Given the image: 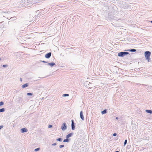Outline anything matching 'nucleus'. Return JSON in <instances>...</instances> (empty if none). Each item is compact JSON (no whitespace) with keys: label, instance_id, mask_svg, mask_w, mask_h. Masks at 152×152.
<instances>
[{"label":"nucleus","instance_id":"f8f14e48","mask_svg":"<svg viewBox=\"0 0 152 152\" xmlns=\"http://www.w3.org/2000/svg\"><path fill=\"white\" fill-rule=\"evenodd\" d=\"M127 50L128 51H130L131 52H135L136 51V50L134 49L129 50Z\"/></svg>","mask_w":152,"mask_h":152},{"label":"nucleus","instance_id":"7ed1b4c3","mask_svg":"<svg viewBox=\"0 0 152 152\" xmlns=\"http://www.w3.org/2000/svg\"><path fill=\"white\" fill-rule=\"evenodd\" d=\"M61 128L63 130H65L66 129V126L65 123L63 124V125L61 126Z\"/></svg>","mask_w":152,"mask_h":152},{"label":"nucleus","instance_id":"6ab92c4d","mask_svg":"<svg viewBox=\"0 0 152 152\" xmlns=\"http://www.w3.org/2000/svg\"><path fill=\"white\" fill-rule=\"evenodd\" d=\"M61 138H58V139H57V141H61Z\"/></svg>","mask_w":152,"mask_h":152},{"label":"nucleus","instance_id":"dca6fc26","mask_svg":"<svg viewBox=\"0 0 152 152\" xmlns=\"http://www.w3.org/2000/svg\"><path fill=\"white\" fill-rule=\"evenodd\" d=\"M69 94H64L63 95V96H69Z\"/></svg>","mask_w":152,"mask_h":152},{"label":"nucleus","instance_id":"0eeeda50","mask_svg":"<svg viewBox=\"0 0 152 152\" xmlns=\"http://www.w3.org/2000/svg\"><path fill=\"white\" fill-rule=\"evenodd\" d=\"M72 130H74L75 128V126L74 125V123L73 120L72 121Z\"/></svg>","mask_w":152,"mask_h":152},{"label":"nucleus","instance_id":"c85d7f7f","mask_svg":"<svg viewBox=\"0 0 152 152\" xmlns=\"http://www.w3.org/2000/svg\"><path fill=\"white\" fill-rule=\"evenodd\" d=\"M151 23H152V21H151Z\"/></svg>","mask_w":152,"mask_h":152},{"label":"nucleus","instance_id":"f257e3e1","mask_svg":"<svg viewBox=\"0 0 152 152\" xmlns=\"http://www.w3.org/2000/svg\"><path fill=\"white\" fill-rule=\"evenodd\" d=\"M151 53L149 51H147L145 53V56L146 58V59L148 61H149L150 60V56H151Z\"/></svg>","mask_w":152,"mask_h":152},{"label":"nucleus","instance_id":"b1692460","mask_svg":"<svg viewBox=\"0 0 152 152\" xmlns=\"http://www.w3.org/2000/svg\"><path fill=\"white\" fill-rule=\"evenodd\" d=\"M7 66V65H4L3 66L4 67H6Z\"/></svg>","mask_w":152,"mask_h":152},{"label":"nucleus","instance_id":"1a4fd4ad","mask_svg":"<svg viewBox=\"0 0 152 152\" xmlns=\"http://www.w3.org/2000/svg\"><path fill=\"white\" fill-rule=\"evenodd\" d=\"M50 66H52L54 65L55 64L54 63H50L48 64Z\"/></svg>","mask_w":152,"mask_h":152},{"label":"nucleus","instance_id":"423d86ee","mask_svg":"<svg viewBox=\"0 0 152 152\" xmlns=\"http://www.w3.org/2000/svg\"><path fill=\"white\" fill-rule=\"evenodd\" d=\"M80 115L81 118L83 120L84 119V118L83 116L82 111H81L80 112Z\"/></svg>","mask_w":152,"mask_h":152},{"label":"nucleus","instance_id":"4468645a","mask_svg":"<svg viewBox=\"0 0 152 152\" xmlns=\"http://www.w3.org/2000/svg\"><path fill=\"white\" fill-rule=\"evenodd\" d=\"M69 141V140L68 139V138H67L66 139H64V141H63V142H68Z\"/></svg>","mask_w":152,"mask_h":152},{"label":"nucleus","instance_id":"f03ea898","mask_svg":"<svg viewBox=\"0 0 152 152\" xmlns=\"http://www.w3.org/2000/svg\"><path fill=\"white\" fill-rule=\"evenodd\" d=\"M129 53L126 52H121L118 53V56L120 57H123L125 55L128 54Z\"/></svg>","mask_w":152,"mask_h":152},{"label":"nucleus","instance_id":"2eb2a0df","mask_svg":"<svg viewBox=\"0 0 152 152\" xmlns=\"http://www.w3.org/2000/svg\"><path fill=\"white\" fill-rule=\"evenodd\" d=\"M4 108H2L0 109V112H4Z\"/></svg>","mask_w":152,"mask_h":152},{"label":"nucleus","instance_id":"4be33fe9","mask_svg":"<svg viewBox=\"0 0 152 152\" xmlns=\"http://www.w3.org/2000/svg\"><path fill=\"white\" fill-rule=\"evenodd\" d=\"M64 147V145H61L59 146V147L60 148H61L63 147Z\"/></svg>","mask_w":152,"mask_h":152},{"label":"nucleus","instance_id":"a878e982","mask_svg":"<svg viewBox=\"0 0 152 152\" xmlns=\"http://www.w3.org/2000/svg\"><path fill=\"white\" fill-rule=\"evenodd\" d=\"M116 135V133H114L113 134V136H115Z\"/></svg>","mask_w":152,"mask_h":152},{"label":"nucleus","instance_id":"39448f33","mask_svg":"<svg viewBox=\"0 0 152 152\" xmlns=\"http://www.w3.org/2000/svg\"><path fill=\"white\" fill-rule=\"evenodd\" d=\"M21 132L22 133H23L24 132H27V130L25 128H23L21 129L20 130Z\"/></svg>","mask_w":152,"mask_h":152},{"label":"nucleus","instance_id":"5701e85b","mask_svg":"<svg viewBox=\"0 0 152 152\" xmlns=\"http://www.w3.org/2000/svg\"><path fill=\"white\" fill-rule=\"evenodd\" d=\"M52 127V126L51 125H49L48 126V128H51Z\"/></svg>","mask_w":152,"mask_h":152},{"label":"nucleus","instance_id":"aec40b11","mask_svg":"<svg viewBox=\"0 0 152 152\" xmlns=\"http://www.w3.org/2000/svg\"><path fill=\"white\" fill-rule=\"evenodd\" d=\"M39 148H37L35 149L34 150V151H39Z\"/></svg>","mask_w":152,"mask_h":152},{"label":"nucleus","instance_id":"9b49d317","mask_svg":"<svg viewBox=\"0 0 152 152\" xmlns=\"http://www.w3.org/2000/svg\"><path fill=\"white\" fill-rule=\"evenodd\" d=\"M146 112L147 113H152V111L150 110H146Z\"/></svg>","mask_w":152,"mask_h":152},{"label":"nucleus","instance_id":"cd10ccee","mask_svg":"<svg viewBox=\"0 0 152 152\" xmlns=\"http://www.w3.org/2000/svg\"><path fill=\"white\" fill-rule=\"evenodd\" d=\"M115 152H119V151H116Z\"/></svg>","mask_w":152,"mask_h":152},{"label":"nucleus","instance_id":"20e7f679","mask_svg":"<svg viewBox=\"0 0 152 152\" xmlns=\"http://www.w3.org/2000/svg\"><path fill=\"white\" fill-rule=\"evenodd\" d=\"M51 55L50 52L49 53L45 55V57L46 58H49L50 57Z\"/></svg>","mask_w":152,"mask_h":152},{"label":"nucleus","instance_id":"393cba45","mask_svg":"<svg viewBox=\"0 0 152 152\" xmlns=\"http://www.w3.org/2000/svg\"><path fill=\"white\" fill-rule=\"evenodd\" d=\"M3 127V126H0V130Z\"/></svg>","mask_w":152,"mask_h":152},{"label":"nucleus","instance_id":"ddd939ff","mask_svg":"<svg viewBox=\"0 0 152 152\" xmlns=\"http://www.w3.org/2000/svg\"><path fill=\"white\" fill-rule=\"evenodd\" d=\"M101 113L102 114H104L105 113H107L106 110H104L103 111H102Z\"/></svg>","mask_w":152,"mask_h":152},{"label":"nucleus","instance_id":"bb28decb","mask_svg":"<svg viewBox=\"0 0 152 152\" xmlns=\"http://www.w3.org/2000/svg\"><path fill=\"white\" fill-rule=\"evenodd\" d=\"M56 145V143H54V144H52V145Z\"/></svg>","mask_w":152,"mask_h":152},{"label":"nucleus","instance_id":"9d476101","mask_svg":"<svg viewBox=\"0 0 152 152\" xmlns=\"http://www.w3.org/2000/svg\"><path fill=\"white\" fill-rule=\"evenodd\" d=\"M72 135V134L71 133H70L66 135V138H68L71 136Z\"/></svg>","mask_w":152,"mask_h":152},{"label":"nucleus","instance_id":"6e6552de","mask_svg":"<svg viewBox=\"0 0 152 152\" xmlns=\"http://www.w3.org/2000/svg\"><path fill=\"white\" fill-rule=\"evenodd\" d=\"M28 86V84L27 83H26L25 84H24V85H22V87L23 88H25L26 87H27Z\"/></svg>","mask_w":152,"mask_h":152},{"label":"nucleus","instance_id":"412c9836","mask_svg":"<svg viewBox=\"0 0 152 152\" xmlns=\"http://www.w3.org/2000/svg\"><path fill=\"white\" fill-rule=\"evenodd\" d=\"M127 140H125V141H124V145H125L126 143H127Z\"/></svg>","mask_w":152,"mask_h":152},{"label":"nucleus","instance_id":"a211bd4d","mask_svg":"<svg viewBox=\"0 0 152 152\" xmlns=\"http://www.w3.org/2000/svg\"><path fill=\"white\" fill-rule=\"evenodd\" d=\"M27 95L28 96L32 95V94L30 93H27Z\"/></svg>","mask_w":152,"mask_h":152},{"label":"nucleus","instance_id":"f3484780","mask_svg":"<svg viewBox=\"0 0 152 152\" xmlns=\"http://www.w3.org/2000/svg\"><path fill=\"white\" fill-rule=\"evenodd\" d=\"M4 104V102H0V106L3 105Z\"/></svg>","mask_w":152,"mask_h":152}]
</instances>
